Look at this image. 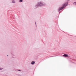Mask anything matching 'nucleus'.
I'll return each instance as SVG.
<instances>
[{
	"label": "nucleus",
	"instance_id": "nucleus-1",
	"mask_svg": "<svg viewBox=\"0 0 76 76\" xmlns=\"http://www.w3.org/2000/svg\"><path fill=\"white\" fill-rule=\"evenodd\" d=\"M67 4H68V3L67 2H66L65 4H64L63 5L62 7L61 8H59V9H58V10H62V9H64L65 7L67 6Z\"/></svg>",
	"mask_w": 76,
	"mask_h": 76
},
{
	"label": "nucleus",
	"instance_id": "nucleus-2",
	"mask_svg": "<svg viewBox=\"0 0 76 76\" xmlns=\"http://www.w3.org/2000/svg\"><path fill=\"white\" fill-rule=\"evenodd\" d=\"M39 6H43V4L42 2H39L38 4Z\"/></svg>",
	"mask_w": 76,
	"mask_h": 76
},
{
	"label": "nucleus",
	"instance_id": "nucleus-3",
	"mask_svg": "<svg viewBox=\"0 0 76 76\" xmlns=\"http://www.w3.org/2000/svg\"><path fill=\"white\" fill-rule=\"evenodd\" d=\"M63 56H64V57H68V55L65 54L63 55Z\"/></svg>",
	"mask_w": 76,
	"mask_h": 76
},
{
	"label": "nucleus",
	"instance_id": "nucleus-4",
	"mask_svg": "<svg viewBox=\"0 0 76 76\" xmlns=\"http://www.w3.org/2000/svg\"><path fill=\"white\" fill-rule=\"evenodd\" d=\"M31 64H35V61H32L31 63Z\"/></svg>",
	"mask_w": 76,
	"mask_h": 76
},
{
	"label": "nucleus",
	"instance_id": "nucleus-5",
	"mask_svg": "<svg viewBox=\"0 0 76 76\" xmlns=\"http://www.w3.org/2000/svg\"><path fill=\"white\" fill-rule=\"evenodd\" d=\"M12 3H15V1L13 0V1H12Z\"/></svg>",
	"mask_w": 76,
	"mask_h": 76
},
{
	"label": "nucleus",
	"instance_id": "nucleus-6",
	"mask_svg": "<svg viewBox=\"0 0 76 76\" xmlns=\"http://www.w3.org/2000/svg\"><path fill=\"white\" fill-rule=\"evenodd\" d=\"M20 0V2H22V1L23 0Z\"/></svg>",
	"mask_w": 76,
	"mask_h": 76
},
{
	"label": "nucleus",
	"instance_id": "nucleus-7",
	"mask_svg": "<svg viewBox=\"0 0 76 76\" xmlns=\"http://www.w3.org/2000/svg\"><path fill=\"white\" fill-rule=\"evenodd\" d=\"M74 4H76V2H75L74 3Z\"/></svg>",
	"mask_w": 76,
	"mask_h": 76
},
{
	"label": "nucleus",
	"instance_id": "nucleus-8",
	"mask_svg": "<svg viewBox=\"0 0 76 76\" xmlns=\"http://www.w3.org/2000/svg\"><path fill=\"white\" fill-rule=\"evenodd\" d=\"M0 70H2V68H0Z\"/></svg>",
	"mask_w": 76,
	"mask_h": 76
},
{
	"label": "nucleus",
	"instance_id": "nucleus-9",
	"mask_svg": "<svg viewBox=\"0 0 76 76\" xmlns=\"http://www.w3.org/2000/svg\"><path fill=\"white\" fill-rule=\"evenodd\" d=\"M18 71H20V70H19Z\"/></svg>",
	"mask_w": 76,
	"mask_h": 76
}]
</instances>
